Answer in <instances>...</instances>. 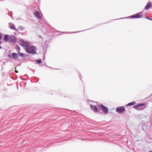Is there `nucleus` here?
I'll use <instances>...</instances> for the list:
<instances>
[{
  "label": "nucleus",
  "instance_id": "1",
  "mask_svg": "<svg viewBox=\"0 0 152 152\" xmlns=\"http://www.w3.org/2000/svg\"><path fill=\"white\" fill-rule=\"evenodd\" d=\"M35 46H31L29 44L26 48V51L29 54L32 53L33 54H36V53L35 51Z\"/></svg>",
  "mask_w": 152,
  "mask_h": 152
},
{
  "label": "nucleus",
  "instance_id": "2",
  "mask_svg": "<svg viewBox=\"0 0 152 152\" xmlns=\"http://www.w3.org/2000/svg\"><path fill=\"white\" fill-rule=\"evenodd\" d=\"M99 109H101L104 113H107L108 112V109L106 106L102 104H100L98 105Z\"/></svg>",
  "mask_w": 152,
  "mask_h": 152
},
{
  "label": "nucleus",
  "instance_id": "3",
  "mask_svg": "<svg viewBox=\"0 0 152 152\" xmlns=\"http://www.w3.org/2000/svg\"><path fill=\"white\" fill-rule=\"evenodd\" d=\"M19 44L20 45L25 47L26 48L29 44L28 42H26L22 40H20Z\"/></svg>",
  "mask_w": 152,
  "mask_h": 152
},
{
  "label": "nucleus",
  "instance_id": "4",
  "mask_svg": "<svg viewBox=\"0 0 152 152\" xmlns=\"http://www.w3.org/2000/svg\"><path fill=\"white\" fill-rule=\"evenodd\" d=\"M142 12H140L136 14L135 15H132L131 17L133 18H142L143 16L142 14Z\"/></svg>",
  "mask_w": 152,
  "mask_h": 152
},
{
  "label": "nucleus",
  "instance_id": "5",
  "mask_svg": "<svg viewBox=\"0 0 152 152\" xmlns=\"http://www.w3.org/2000/svg\"><path fill=\"white\" fill-rule=\"evenodd\" d=\"M125 108L123 107H117L116 109V111L118 113H121L125 111Z\"/></svg>",
  "mask_w": 152,
  "mask_h": 152
},
{
  "label": "nucleus",
  "instance_id": "6",
  "mask_svg": "<svg viewBox=\"0 0 152 152\" xmlns=\"http://www.w3.org/2000/svg\"><path fill=\"white\" fill-rule=\"evenodd\" d=\"M9 40H10L11 42L15 43L16 42V39L15 37L13 35H10V36L9 37Z\"/></svg>",
  "mask_w": 152,
  "mask_h": 152
},
{
  "label": "nucleus",
  "instance_id": "7",
  "mask_svg": "<svg viewBox=\"0 0 152 152\" xmlns=\"http://www.w3.org/2000/svg\"><path fill=\"white\" fill-rule=\"evenodd\" d=\"M9 27L12 29L17 30V29L16 28L15 25L14 24L12 23H9Z\"/></svg>",
  "mask_w": 152,
  "mask_h": 152
},
{
  "label": "nucleus",
  "instance_id": "8",
  "mask_svg": "<svg viewBox=\"0 0 152 152\" xmlns=\"http://www.w3.org/2000/svg\"><path fill=\"white\" fill-rule=\"evenodd\" d=\"M34 15L38 18L41 19V15L40 14L39 12L38 11H35L34 13Z\"/></svg>",
  "mask_w": 152,
  "mask_h": 152
},
{
  "label": "nucleus",
  "instance_id": "9",
  "mask_svg": "<svg viewBox=\"0 0 152 152\" xmlns=\"http://www.w3.org/2000/svg\"><path fill=\"white\" fill-rule=\"evenodd\" d=\"M90 107L91 108L93 109L95 112H98V109L96 106L93 105H91Z\"/></svg>",
  "mask_w": 152,
  "mask_h": 152
},
{
  "label": "nucleus",
  "instance_id": "10",
  "mask_svg": "<svg viewBox=\"0 0 152 152\" xmlns=\"http://www.w3.org/2000/svg\"><path fill=\"white\" fill-rule=\"evenodd\" d=\"M12 56L14 59H17L18 57L17 54L15 53H12Z\"/></svg>",
  "mask_w": 152,
  "mask_h": 152
},
{
  "label": "nucleus",
  "instance_id": "11",
  "mask_svg": "<svg viewBox=\"0 0 152 152\" xmlns=\"http://www.w3.org/2000/svg\"><path fill=\"white\" fill-rule=\"evenodd\" d=\"M9 37L8 35H5L4 36V40L5 41H7L9 40Z\"/></svg>",
  "mask_w": 152,
  "mask_h": 152
},
{
  "label": "nucleus",
  "instance_id": "12",
  "mask_svg": "<svg viewBox=\"0 0 152 152\" xmlns=\"http://www.w3.org/2000/svg\"><path fill=\"white\" fill-rule=\"evenodd\" d=\"M136 103V102L135 101H133L132 102H131L127 104L126 105V106H130L133 105L134 104Z\"/></svg>",
  "mask_w": 152,
  "mask_h": 152
},
{
  "label": "nucleus",
  "instance_id": "13",
  "mask_svg": "<svg viewBox=\"0 0 152 152\" xmlns=\"http://www.w3.org/2000/svg\"><path fill=\"white\" fill-rule=\"evenodd\" d=\"M150 6V3H148L146 6L145 7V9L148 10Z\"/></svg>",
  "mask_w": 152,
  "mask_h": 152
},
{
  "label": "nucleus",
  "instance_id": "14",
  "mask_svg": "<svg viewBox=\"0 0 152 152\" xmlns=\"http://www.w3.org/2000/svg\"><path fill=\"white\" fill-rule=\"evenodd\" d=\"M18 55L21 57H23L24 56V54L20 52H18Z\"/></svg>",
  "mask_w": 152,
  "mask_h": 152
},
{
  "label": "nucleus",
  "instance_id": "15",
  "mask_svg": "<svg viewBox=\"0 0 152 152\" xmlns=\"http://www.w3.org/2000/svg\"><path fill=\"white\" fill-rule=\"evenodd\" d=\"M139 107V105L138 104V105H134V107H133L135 108V109H137V108Z\"/></svg>",
  "mask_w": 152,
  "mask_h": 152
},
{
  "label": "nucleus",
  "instance_id": "16",
  "mask_svg": "<svg viewBox=\"0 0 152 152\" xmlns=\"http://www.w3.org/2000/svg\"><path fill=\"white\" fill-rule=\"evenodd\" d=\"M36 61L38 64L41 63L42 62V61L41 60H37Z\"/></svg>",
  "mask_w": 152,
  "mask_h": 152
},
{
  "label": "nucleus",
  "instance_id": "17",
  "mask_svg": "<svg viewBox=\"0 0 152 152\" xmlns=\"http://www.w3.org/2000/svg\"><path fill=\"white\" fill-rule=\"evenodd\" d=\"M20 48L19 47H18V52H20Z\"/></svg>",
  "mask_w": 152,
  "mask_h": 152
},
{
  "label": "nucleus",
  "instance_id": "18",
  "mask_svg": "<svg viewBox=\"0 0 152 152\" xmlns=\"http://www.w3.org/2000/svg\"><path fill=\"white\" fill-rule=\"evenodd\" d=\"M139 105V106H142V105H144V104H138Z\"/></svg>",
  "mask_w": 152,
  "mask_h": 152
},
{
  "label": "nucleus",
  "instance_id": "19",
  "mask_svg": "<svg viewBox=\"0 0 152 152\" xmlns=\"http://www.w3.org/2000/svg\"><path fill=\"white\" fill-rule=\"evenodd\" d=\"M15 71L17 73H18V71H17L16 70H15Z\"/></svg>",
  "mask_w": 152,
  "mask_h": 152
},
{
  "label": "nucleus",
  "instance_id": "20",
  "mask_svg": "<svg viewBox=\"0 0 152 152\" xmlns=\"http://www.w3.org/2000/svg\"><path fill=\"white\" fill-rule=\"evenodd\" d=\"M8 56L9 57H10V58H11V55H10V54H9V55H8Z\"/></svg>",
  "mask_w": 152,
  "mask_h": 152
},
{
  "label": "nucleus",
  "instance_id": "21",
  "mask_svg": "<svg viewBox=\"0 0 152 152\" xmlns=\"http://www.w3.org/2000/svg\"><path fill=\"white\" fill-rule=\"evenodd\" d=\"M146 18H147V19H149V18H148V17H146Z\"/></svg>",
  "mask_w": 152,
  "mask_h": 152
},
{
  "label": "nucleus",
  "instance_id": "22",
  "mask_svg": "<svg viewBox=\"0 0 152 152\" xmlns=\"http://www.w3.org/2000/svg\"><path fill=\"white\" fill-rule=\"evenodd\" d=\"M149 20H152V19H151V18H149Z\"/></svg>",
  "mask_w": 152,
  "mask_h": 152
},
{
  "label": "nucleus",
  "instance_id": "23",
  "mask_svg": "<svg viewBox=\"0 0 152 152\" xmlns=\"http://www.w3.org/2000/svg\"><path fill=\"white\" fill-rule=\"evenodd\" d=\"M149 152H152V151H150Z\"/></svg>",
  "mask_w": 152,
  "mask_h": 152
}]
</instances>
